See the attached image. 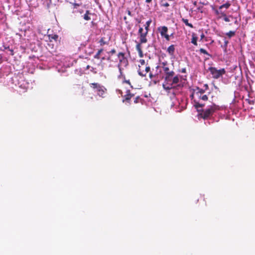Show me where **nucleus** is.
I'll return each mask as SVG.
<instances>
[{"label":"nucleus","mask_w":255,"mask_h":255,"mask_svg":"<svg viewBox=\"0 0 255 255\" xmlns=\"http://www.w3.org/2000/svg\"><path fill=\"white\" fill-rule=\"evenodd\" d=\"M219 107L215 104L211 106L210 107L205 110H202V113L199 114V116L204 120L208 119L217 110H219Z\"/></svg>","instance_id":"1"},{"label":"nucleus","mask_w":255,"mask_h":255,"mask_svg":"<svg viewBox=\"0 0 255 255\" xmlns=\"http://www.w3.org/2000/svg\"><path fill=\"white\" fill-rule=\"evenodd\" d=\"M161 65L162 68L165 74L164 79L165 82H171V77H172L175 74L174 72L173 71H170L166 61L162 62Z\"/></svg>","instance_id":"2"},{"label":"nucleus","mask_w":255,"mask_h":255,"mask_svg":"<svg viewBox=\"0 0 255 255\" xmlns=\"http://www.w3.org/2000/svg\"><path fill=\"white\" fill-rule=\"evenodd\" d=\"M208 69L212 74V77L214 79H218L226 73L224 68L217 70L215 67H210Z\"/></svg>","instance_id":"3"},{"label":"nucleus","mask_w":255,"mask_h":255,"mask_svg":"<svg viewBox=\"0 0 255 255\" xmlns=\"http://www.w3.org/2000/svg\"><path fill=\"white\" fill-rule=\"evenodd\" d=\"M117 56L119 61L118 67L119 70L121 71L122 66H124L125 67L127 66L128 64V60L126 57L125 54L124 52H119Z\"/></svg>","instance_id":"4"},{"label":"nucleus","mask_w":255,"mask_h":255,"mask_svg":"<svg viewBox=\"0 0 255 255\" xmlns=\"http://www.w3.org/2000/svg\"><path fill=\"white\" fill-rule=\"evenodd\" d=\"M138 35L140 43H145L147 42V39L146 38L147 34L144 32V30L142 27H139L138 31Z\"/></svg>","instance_id":"5"},{"label":"nucleus","mask_w":255,"mask_h":255,"mask_svg":"<svg viewBox=\"0 0 255 255\" xmlns=\"http://www.w3.org/2000/svg\"><path fill=\"white\" fill-rule=\"evenodd\" d=\"M158 30L160 31L161 36L166 39V40H170L169 35L167 34L168 28L165 26H161L158 28Z\"/></svg>","instance_id":"6"},{"label":"nucleus","mask_w":255,"mask_h":255,"mask_svg":"<svg viewBox=\"0 0 255 255\" xmlns=\"http://www.w3.org/2000/svg\"><path fill=\"white\" fill-rule=\"evenodd\" d=\"M150 67L146 66L145 69L141 67V66H139V68L138 70V73L139 75L144 77L145 76L146 74L150 71Z\"/></svg>","instance_id":"7"},{"label":"nucleus","mask_w":255,"mask_h":255,"mask_svg":"<svg viewBox=\"0 0 255 255\" xmlns=\"http://www.w3.org/2000/svg\"><path fill=\"white\" fill-rule=\"evenodd\" d=\"M193 91H194L193 93L190 96L191 98H192V99H193L194 98V95H197V94H199V95L200 94H203L205 92V90L201 89V88H199L198 87H196L195 88V89H194L193 90Z\"/></svg>","instance_id":"8"},{"label":"nucleus","mask_w":255,"mask_h":255,"mask_svg":"<svg viewBox=\"0 0 255 255\" xmlns=\"http://www.w3.org/2000/svg\"><path fill=\"white\" fill-rule=\"evenodd\" d=\"M134 96V94L130 93V90H128L126 92V94L124 96V99L123 100V102H124L125 101L129 102L131 98Z\"/></svg>","instance_id":"9"},{"label":"nucleus","mask_w":255,"mask_h":255,"mask_svg":"<svg viewBox=\"0 0 255 255\" xmlns=\"http://www.w3.org/2000/svg\"><path fill=\"white\" fill-rule=\"evenodd\" d=\"M167 83L166 84H162V87H163V88L166 90L167 92H168V93L169 92V90H170L171 89H172V88H174V87L173 86V85L172 84V83H169L170 82H166Z\"/></svg>","instance_id":"10"},{"label":"nucleus","mask_w":255,"mask_h":255,"mask_svg":"<svg viewBox=\"0 0 255 255\" xmlns=\"http://www.w3.org/2000/svg\"><path fill=\"white\" fill-rule=\"evenodd\" d=\"M167 52L168 53V54L171 55L173 56L174 55V52H175V46L174 45H171L169 46L167 49Z\"/></svg>","instance_id":"11"},{"label":"nucleus","mask_w":255,"mask_h":255,"mask_svg":"<svg viewBox=\"0 0 255 255\" xmlns=\"http://www.w3.org/2000/svg\"><path fill=\"white\" fill-rule=\"evenodd\" d=\"M90 85L91 88H99V89L96 91V92L97 93V94L98 93V92H99L101 91L100 88L104 87V86H101L100 84H99L97 83H91V84H90Z\"/></svg>","instance_id":"12"},{"label":"nucleus","mask_w":255,"mask_h":255,"mask_svg":"<svg viewBox=\"0 0 255 255\" xmlns=\"http://www.w3.org/2000/svg\"><path fill=\"white\" fill-rule=\"evenodd\" d=\"M222 9H220V6L218 9H215L214 11L217 15H218L219 17H221L223 16H225V13L222 11Z\"/></svg>","instance_id":"13"},{"label":"nucleus","mask_w":255,"mask_h":255,"mask_svg":"<svg viewBox=\"0 0 255 255\" xmlns=\"http://www.w3.org/2000/svg\"><path fill=\"white\" fill-rule=\"evenodd\" d=\"M195 96H197L199 100H202L204 101H206L208 99V97L206 95L200 94L199 95V94H197V95H196Z\"/></svg>","instance_id":"14"},{"label":"nucleus","mask_w":255,"mask_h":255,"mask_svg":"<svg viewBox=\"0 0 255 255\" xmlns=\"http://www.w3.org/2000/svg\"><path fill=\"white\" fill-rule=\"evenodd\" d=\"M197 40L198 37L195 35L194 33H193L192 34V39H191V42L193 43L194 45L197 46Z\"/></svg>","instance_id":"15"},{"label":"nucleus","mask_w":255,"mask_h":255,"mask_svg":"<svg viewBox=\"0 0 255 255\" xmlns=\"http://www.w3.org/2000/svg\"><path fill=\"white\" fill-rule=\"evenodd\" d=\"M101 88V91L98 92V93L97 94L99 96L102 97V98H104L105 97V94L107 91V89L104 87V88Z\"/></svg>","instance_id":"16"},{"label":"nucleus","mask_w":255,"mask_h":255,"mask_svg":"<svg viewBox=\"0 0 255 255\" xmlns=\"http://www.w3.org/2000/svg\"><path fill=\"white\" fill-rule=\"evenodd\" d=\"M100 46H103L104 45H107L108 44V41L105 40V37H102L99 41Z\"/></svg>","instance_id":"17"},{"label":"nucleus","mask_w":255,"mask_h":255,"mask_svg":"<svg viewBox=\"0 0 255 255\" xmlns=\"http://www.w3.org/2000/svg\"><path fill=\"white\" fill-rule=\"evenodd\" d=\"M181 20L186 25L189 26L190 28H193V25L192 24L189 23L188 20L187 19L182 18Z\"/></svg>","instance_id":"18"},{"label":"nucleus","mask_w":255,"mask_h":255,"mask_svg":"<svg viewBox=\"0 0 255 255\" xmlns=\"http://www.w3.org/2000/svg\"><path fill=\"white\" fill-rule=\"evenodd\" d=\"M103 51L104 49L103 48L99 49L97 53L94 55V58L99 59L100 58V54L103 52Z\"/></svg>","instance_id":"19"},{"label":"nucleus","mask_w":255,"mask_h":255,"mask_svg":"<svg viewBox=\"0 0 255 255\" xmlns=\"http://www.w3.org/2000/svg\"><path fill=\"white\" fill-rule=\"evenodd\" d=\"M179 82V77L178 75L173 77L171 83L173 85L174 84H177Z\"/></svg>","instance_id":"20"},{"label":"nucleus","mask_w":255,"mask_h":255,"mask_svg":"<svg viewBox=\"0 0 255 255\" xmlns=\"http://www.w3.org/2000/svg\"><path fill=\"white\" fill-rule=\"evenodd\" d=\"M230 6H231L230 2L227 1L226 3L220 5V9H223V8H225L226 9H228Z\"/></svg>","instance_id":"21"},{"label":"nucleus","mask_w":255,"mask_h":255,"mask_svg":"<svg viewBox=\"0 0 255 255\" xmlns=\"http://www.w3.org/2000/svg\"><path fill=\"white\" fill-rule=\"evenodd\" d=\"M194 106L195 107V108L197 109H198L199 108H202L204 106V104H200L198 101H196V100L194 99ZM198 111H199L198 110H197Z\"/></svg>","instance_id":"22"},{"label":"nucleus","mask_w":255,"mask_h":255,"mask_svg":"<svg viewBox=\"0 0 255 255\" xmlns=\"http://www.w3.org/2000/svg\"><path fill=\"white\" fill-rule=\"evenodd\" d=\"M160 5L161 6L167 7L169 6V3H168V1H166V0H161Z\"/></svg>","instance_id":"23"},{"label":"nucleus","mask_w":255,"mask_h":255,"mask_svg":"<svg viewBox=\"0 0 255 255\" xmlns=\"http://www.w3.org/2000/svg\"><path fill=\"white\" fill-rule=\"evenodd\" d=\"M90 11L89 10H87L86 11V13L84 14V19L86 20H89L91 19V17H90L89 16V14H90Z\"/></svg>","instance_id":"24"},{"label":"nucleus","mask_w":255,"mask_h":255,"mask_svg":"<svg viewBox=\"0 0 255 255\" xmlns=\"http://www.w3.org/2000/svg\"><path fill=\"white\" fill-rule=\"evenodd\" d=\"M49 38L50 41H51L52 40H54L55 41H57L58 38V35L57 34L49 35Z\"/></svg>","instance_id":"25"},{"label":"nucleus","mask_w":255,"mask_h":255,"mask_svg":"<svg viewBox=\"0 0 255 255\" xmlns=\"http://www.w3.org/2000/svg\"><path fill=\"white\" fill-rule=\"evenodd\" d=\"M226 35L230 38L235 35V31H230L226 33Z\"/></svg>","instance_id":"26"},{"label":"nucleus","mask_w":255,"mask_h":255,"mask_svg":"<svg viewBox=\"0 0 255 255\" xmlns=\"http://www.w3.org/2000/svg\"><path fill=\"white\" fill-rule=\"evenodd\" d=\"M199 51L200 52V53H203L204 54H206L207 55H208V56H211L209 53L208 52L204 49L203 48H200V50H199Z\"/></svg>","instance_id":"27"},{"label":"nucleus","mask_w":255,"mask_h":255,"mask_svg":"<svg viewBox=\"0 0 255 255\" xmlns=\"http://www.w3.org/2000/svg\"><path fill=\"white\" fill-rule=\"evenodd\" d=\"M229 43V41L226 40V38L224 39V44L223 46H222V47L225 49L226 50L227 48V46H228V44Z\"/></svg>","instance_id":"28"},{"label":"nucleus","mask_w":255,"mask_h":255,"mask_svg":"<svg viewBox=\"0 0 255 255\" xmlns=\"http://www.w3.org/2000/svg\"><path fill=\"white\" fill-rule=\"evenodd\" d=\"M141 43H140V42H139V43L137 44L136 45V49L138 52H139L140 50H142L141 47Z\"/></svg>","instance_id":"29"},{"label":"nucleus","mask_w":255,"mask_h":255,"mask_svg":"<svg viewBox=\"0 0 255 255\" xmlns=\"http://www.w3.org/2000/svg\"><path fill=\"white\" fill-rule=\"evenodd\" d=\"M139 62L140 64V66H141V67H142V66H143L145 64V61L144 59H140Z\"/></svg>","instance_id":"30"},{"label":"nucleus","mask_w":255,"mask_h":255,"mask_svg":"<svg viewBox=\"0 0 255 255\" xmlns=\"http://www.w3.org/2000/svg\"><path fill=\"white\" fill-rule=\"evenodd\" d=\"M140 100H141V99L139 98V96H137L135 98V99L134 100V103H138L139 102V101H140Z\"/></svg>","instance_id":"31"},{"label":"nucleus","mask_w":255,"mask_h":255,"mask_svg":"<svg viewBox=\"0 0 255 255\" xmlns=\"http://www.w3.org/2000/svg\"><path fill=\"white\" fill-rule=\"evenodd\" d=\"M222 17H224V20L226 21V22H229L230 21V19L227 16L226 13L225 14V16H223Z\"/></svg>","instance_id":"32"},{"label":"nucleus","mask_w":255,"mask_h":255,"mask_svg":"<svg viewBox=\"0 0 255 255\" xmlns=\"http://www.w3.org/2000/svg\"><path fill=\"white\" fill-rule=\"evenodd\" d=\"M151 21H151V19L148 20V21H146V23H145L144 26L149 27L150 24L151 23Z\"/></svg>","instance_id":"33"},{"label":"nucleus","mask_w":255,"mask_h":255,"mask_svg":"<svg viewBox=\"0 0 255 255\" xmlns=\"http://www.w3.org/2000/svg\"><path fill=\"white\" fill-rule=\"evenodd\" d=\"M116 51L115 49H112L110 52H108L109 54H111L112 55L116 53Z\"/></svg>","instance_id":"34"},{"label":"nucleus","mask_w":255,"mask_h":255,"mask_svg":"<svg viewBox=\"0 0 255 255\" xmlns=\"http://www.w3.org/2000/svg\"><path fill=\"white\" fill-rule=\"evenodd\" d=\"M145 26V30H144V32L146 33V34L147 35V33L148 32V31H149V27L148 26Z\"/></svg>","instance_id":"35"},{"label":"nucleus","mask_w":255,"mask_h":255,"mask_svg":"<svg viewBox=\"0 0 255 255\" xmlns=\"http://www.w3.org/2000/svg\"><path fill=\"white\" fill-rule=\"evenodd\" d=\"M138 52V54L140 57H143V53L142 50H140Z\"/></svg>","instance_id":"36"},{"label":"nucleus","mask_w":255,"mask_h":255,"mask_svg":"<svg viewBox=\"0 0 255 255\" xmlns=\"http://www.w3.org/2000/svg\"><path fill=\"white\" fill-rule=\"evenodd\" d=\"M124 82L126 83H127V84H128L129 85H131L130 82L129 80H125L124 81Z\"/></svg>","instance_id":"37"},{"label":"nucleus","mask_w":255,"mask_h":255,"mask_svg":"<svg viewBox=\"0 0 255 255\" xmlns=\"http://www.w3.org/2000/svg\"><path fill=\"white\" fill-rule=\"evenodd\" d=\"M204 88H205L204 90H205V91L209 89V86H208V84H204Z\"/></svg>","instance_id":"38"},{"label":"nucleus","mask_w":255,"mask_h":255,"mask_svg":"<svg viewBox=\"0 0 255 255\" xmlns=\"http://www.w3.org/2000/svg\"><path fill=\"white\" fill-rule=\"evenodd\" d=\"M73 5H74V8H77L78 6H80L79 4L76 3H73Z\"/></svg>","instance_id":"39"},{"label":"nucleus","mask_w":255,"mask_h":255,"mask_svg":"<svg viewBox=\"0 0 255 255\" xmlns=\"http://www.w3.org/2000/svg\"><path fill=\"white\" fill-rule=\"evenodd\" d=\"M9 51H10V55H13L14 53H13V50H12V49H9Z\"/></svg>","instance_id":"40"},{"label":"nucleus","mask_w":255,"mask_h":255,"mask_svg":"<svg viewBox=\"0 0 255 255\" xmlns=\"http://www.w3.org/2000/svg\"><path fill=\"white\" fill-rule=\"evenodd\" d=\"M186 69H185V68H183V69H182V70H181L182 73H186Z\"/></svg>","instance_id":"41"},{"label":"nucleus","mask_w":255,"mask_h":255,"mask_svg":"<svg viewBox=\"0 0 255 255\" xmlns=\"http://www.w3.org/2000/svg\"><path fill=\"white\" fill-rule=\"evenodd\" d=\"M152 1V0H145V2L150 3Z\"/></svg>","instance_id":"42"},{"label":"nucleus","mask_w":255,"mask_h":255,"mask_svg":"<svg viewBox=\"0 0 255 255\" xmlns=\"http://www.w3.org/2000/svg\"><path fill=\"white\" fill-rule=\"evenodd\" d=\"M107 60H108V61H112V59H111V56H109V57L107 58Z\"/></svg>","instance_id":"43"},{"label":"nucleus","mask_w":255,"mask_h":255,"mask_svg":"<svg viewBox=\"0 0 255 255\" xmlns=\"http://www.w3.org/2000/svg\"><path fill=\"white\" fill-rule=\"evenodd\" d=\"M204 37V35L203 33H202V35H201V39H202Z\"/></svg>","instance_id":"44"},{"label":"nucleus","mask_w":255,"mask_h":255,"mask_svg":"<svg viewBox=\"0 0 255 255\" xmlns=\"http://www.w3.org/2000/svg\"><path fill=\"white\" fill-rule=\"evenodd\" d=\"M90 66L89 65H87L86 67L87 69H89L90 68Z\"/></svg>","instance_id":"45"},{"label":"nucleus","mask_w":255,"mask_h":255,"mask_svg":"<svg viewBox=\"0 0 255 255\" xmlns=\"http://www.w3.org/2000/svg\"><path fill=\"white\" fill-rule=\"evenodd\" d=\"M128 14L130 15L131 14V12L129 10L128 11Z\"/></svg>","instance_id":"46"},{"label":"nucleus","mask_w":255,"mask_h":255,"mask_svg":"<svg viewBox=\"0 0 255 255\" xmlns=\"http://www.w3.org/2000/svg\"><path fill=\"white\" fill-rule=\"evenodd\" d=\"M94 89H96V91L99 89V88H93Z\"/></svg>","instance_id":"47"},{"label":"nucleus","mask_w":255,"mask_h":255,"mask_svg":"<svg viewBox=\"0 0 255 255\" xmlns=\"http://www.w3.org/2000/svg\"><path fill=\"white\" fill-rule=\"evenodd\" d=\"M102 60H105V58L104 57H102Z\"/></svg>","instance_id":"48"},{"label":"nucleus","mask_w":255,"mask_h":255,"mask_svg":"<svg viewBox=\"0 0 255 255\" xmlns=\"http://www.w3.org/2000/svg\"><path fill=\"white\" fill-rule=\"evenodd\" d=\"M156 68L157 69H158V68H159V66H156Z\"/></svg>","instance_id":"49"},{"label":"nucleus","mask_w":255,"mask_h":255,"mask_svg":"<svg viewBox=\"0 0 255 255\" xmlns=\"http://www.w3.org/2000/svg\"><path fill=\"white\" fill-rule=\"evenodd\" d=\"M150 77H152V74H150Z\"/></svg>","instance_id":"50"},{"label":"nucleus","mask_w":255,"mask_h":255,"mask_svg":"<svg viewBox=\"0 0 255 255\" xmlns=\"http://www.w3.org/2000/svg\"><path fill=\"white\" fill-rule=\"evenodd\" d=\"M166 1H171V0H166Z\"/></svg>","instance_id":"51"}]
</instances>
